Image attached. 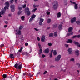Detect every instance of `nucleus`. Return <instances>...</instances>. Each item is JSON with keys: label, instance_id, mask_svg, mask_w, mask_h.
Listing matches in <instances>:
<instances>
[{"label": "nucleus", "instance_id": "864d4df0", "mask_svg": "<svg viewBox=\"0 0 80 80\" xmlns=\"http://www.w3.org/2000/svg\"><path fill=\"white\" fill-rule=\"evenodd\" d=\"M50 12L48 11L47 12V15H50Z\"/></svg>", "mask_w": 80, "mask_h": 80}, {"label": "nucleus", "instance_id": "20e7f679", "mask_svg": "<svg viewBox=\"0 0 80 80\" xmlns=\"http://www.w3.org/2000/svg\"><path fill=\"white\" fill-rule=\"evenodd\" d=\"M62 57V56L60 55H58L57 57L55 58V62H59Z\"/></svg>", "mask_w": 80, "mask_h": 80}, {"label": "nucleus", "instance_id": "58836bf2", "mask_svg": "<svg viewBox=\"0 0 80 80\" xmlns=\"http://www.w3.org/2000/svg\"><path fill=\"white\" fill-rule=\"evenodd\" d=\"M18 9L19 11H21L22 10V7H18Z\"/></svg>", "mask_w": 80, "mask_h": 80}, {"label": "nucleus", "instance_id": "4c0bfd02", "mask_svg": "<svg viewBox=\"0 0 80 80\" xmlns=\"http://www.w3.org/2000/svg\"><path fill=\"white\" fill-rule=\"evenodd\" d=\"M73 34V33H68L67 34L68 36H70V35H72Z\"/></svg>", "mask_w": 80, "mask_h": 80}, {"label": "nucleus", "instance_id": "ea45409f", "mask_svg": "<svg viewBox=\"0 0 80 80\" xmlns=\"http://www.w3.org/2000/svg\"><path fill=\"white\" fill-rule=\"evenodd\" d=\"M64 3L65 5H67V0H64Z\"/></svg>", "mask_w": 80, "mask_h": 80}, {"label": "nucleus", "instance_id": "f257e3e1", "mask_svg": "<svg viewBox=\"0 0 80 80\" xmlns=\"http://www.w3.org/2000/svg\"><path fill=\"white\" fill-rule=\"evenodd\" d=\"M53 8L54 10H57L58 8V4L57 2L55 1L53 2Z\"/></svg>", "mask_w": 80, "mask_h": 80}, {"label": "nucleus", "instance_id": "603ef678", "mask_svg": "<svg viewBox=\"0 0 80 80\" xmlns=\"http://www.w3.org/2000/svg\"><path fill=\"white\" fill-rule=\"evenodd\" d=\"M46 57V56L45 55H44V54H42V57L43 58H44V57Z\"/></svg>", "mask_w": 80, "mask_h": 80}, {"label": "nucleus", "instance_id": "f8f14e48", "mask_svg": "<svg viewBox=\"0 0 80 80\" xmlns=\"http://www.w3.org/2000/svg\"><path fill=\"white\" fill-rule=\"evenodd\" d=\"M61 24H60L58 26V29L59 30H62V25H63V22L61 23Z\"/></svg>", "mask_w": 80, "mask_h": 80}, {"label": "nucleus", "instance_id": "9b49d317", "mask_svg": "<svg viewBox=\"0 0 80 80\" xmlns=\"http://www.w3.org/2000/svg\"><path fill=\"white\" fill-rule=\"evenodd\" d=\"M73 43L75 45H77L78 47H80V44H79V43L78 42H77L76 41H74Z\"/></svg>", "mask_w": 80, "mask_h": 80}, {"label": "nucleus", "instance_id": "473e14b6", "mask_svg": "<svg viewBox=\"0 0 80 80\" xmlns=\"http://www.w3.org/2000/svg\"><path fill=\"white\" fill-rule=\"evenodd\" d=\"M75 9H77L78 8V4H75L74 6Z\"/></svg>", "mask_w": 80, "mask_h": 80}, {"label": "nucleus", "instance_id": "7ed1b4c3", "mask_svg": "<svg viewBox=\"0 0 80 80\" xmlns=\"http://www.w3.org/2000/svg\"><path fill=\"white\" fill-rule=\"evenodd\" d=\"M5 6L3 8V9H8L9 7H10V2L8 1L5 3Z\"/></svg>", "mask_w": 80, "mask_h": 80}, {"label": "nucleus", "instance_id": "6ab92c4d", "mask_svg": "<svg viewBox=\"0 0 80 80\" xmlns=\"http://www.w3.org/2000/svg\"><path fill=\"white\" fill-rule=\"evenodd\" d=\"M58 18H60L61 16V13H60V12H59L57 14V15Z\"/></svg>", "mask_w": 80, "mask_h": 80}, {"label": "nucleus", "instance_id": "bf43d9fd", "mask_svg": "<svg viewBox=\"0 0 80 80\" xmlns=\"http://www.w3.org/2000/svg\"><path fill=\"white\" fill-rule=\"evenodd\" d=\"M77 37H78V38H80V34H78V36H77Z\"/></svg>", "mask_w": 80, "mask_h": 80}, {"label": "nucleus", "instance_id": "3c124183", "mask_svg": "<svg viewBox=\"0 0 80 80\" xmlns=\"http://www.w3.org/2000/svg\"><path fill=\"white\" fill-rule=\"evenodd\" d=\"M37 38L38 41H40V38H39V37H37Z\"/></svg>", "mask_w": 80, "mask_h": 80}, {"label": "nucleus", "instance_id": "0eeeda50", "mask_svg": "<svg viewBox=\"0 0 80 80\" xmlns=\"http://www.w3.org/2000/svg\"><path fill=\"white\" fill-rule=\"evenodd\" d=\"M11 8L12 12H15V6L13 5H11Z\"/></svg>", "mask_w": 80, "mask_h": 80}, {"label": "nucleus", "instance_id": "aec40b11", "mask_svg": "<svg viewBox=\"0 0 80 80\" xmlns=\"http://www.w3.org/2000/svg\"><path fill=\"white\" fill-rule=\"evenodd\" d=\"M75 52L76 53V55H77V56L78 57V56L79 55V51H76Z\"/></svg>", "mask_w": 80, "mask_h": 80}, {"label": "nucleus", "instance_id": "1a4fd4ad", "mask_svg": "<svg viewBox=\"0 0 80 80\" xmlns=\"http://www.w3.org/2000/svg\"><path fill=\"white\" fill-rule=\"evenodd\" d=\"M76 20H77V18L75 17L72 18L71 20V23H74V22H76Z\"/></svg>", "mask_w": 80, "mask_h": 80}, {"label": "nucleus", "instance_id": "f03ea898", "mask_svg": "<svg viewBox=\"0 0 80 80\" xmlns=\"http://www.w3.org/2000/svg\"><path fill=\"white\" fill-rule=\"evenodd\" d=\"M25 13H27V15L28 16H30V14H31V13L30 12V11L29 10V8H28V7H26L25 8Z\"/></svg>", "mask_w": 80, "mask_h": 80}, {"label": "nucleus", "instance_id": "f3484780", "mask_svg": "<svg viewBox=\"0 0 80 80\" xmlns=\"http://www.w3.org/2000/svg\"><path fill=\"white\" fill-rule=\"evenodd\" d=\"M9 57L10 58L12 59V58H14V56H13V54H11L9 55Z\"/></svg>", "mask_w": 80, "mask_h": 80}, {"label": "nucleus", "instance_id": "09e8293b", "mask_svg": "<svg viewBox=\"0 0 80 80\" xmlns=\"http://www.w3.org/2000/svg\"><path fill=\"white\" fill-rule=\"evenodd\" d=\"M50 56L51 58L53 57V56L52 55V53H50Z\"/></svg>", "mask_w": 80, "mask_h": 80}, {"label": "nucleus", "instance_id": "8fccbe9b", "mask_svg": "<svg viewBox=\"0 0 80 80\" xmlns=\"http://www.w3.org/2000/svg\"><path fill=\"white\" fill-rule=\"evenodd\" d=\"M34 30H36V31H37V32H38V30H39V29H37L35 28H34Z\"/></svg>", "mask_w": 80, "mask_h": 80}, {"label": "nucleus", "instance_id": "de8ad7c7", "mask_svg": "<svg viewBox=\"0 0 80 80\" xmlns=\"http://www.w3.org/2000/svg\"><path fill=\"white\" fill-rule=\"evenodd\" d=\"M48 72H47V71H45L43 73V74L44 75H45V74H46V73H47Z\"/></svg>", "mask_w": 80, "mask_h": 80}, {"label": "nucleus", "instance_id": "2f4dec72", "mask_svg": "<svg viewBox=\"0 0 80 80\" xmlns=\"http://www.w3.org/2000/svg\"><path fill=\"white\" fill-rule=\"evenodd\" d=\"M54 36L55 37H57V33L56 32H55L54 33Z\"/></svg>", "mask_w": 80, "mask_h": 80}, {"label": "nucleus", "instance_id": "c9c22d12", "mask_svg": "<svg viewBox=\"0 0 80 80\" xmlns=\"http://www.w3.org/2000/svg\"><path fill=\"white\" fill-rule=\"evenodd\" d=\"M76 23L78 25H80V21H76Z\"/></svg>", "mask_w": 80, "mask_h": 80}, {"label": "nucleus", "instance_id": "dca6fc26", "mask_svg": "<svg viewBox=\"0 0 80 80\" xmlns=\"http://www.w3.org/2000/svg\"><path fill=\"white\" fill-rule=\"evenodd\" d=\"M49 52H50V50H49V49L48 48L45 50V51H44V52H45V53H49Z\"/></svg>", "mask_w": 80, "mask_h": 80}, {"label": "nucleus", "instance_id": "6e6d98bb", "mask_svg": "<svg viewBox=\"0 0 80 80\" xmlns=\"http://www.w3.org/2000/svg\"><path fill=\"white\" fill-rule=\"evenodd\" d=\"M25 46H28V44L27 43H26L25 44Z\"/></svg>", "mask_w": 80, "mask_h": 80}, {"label": "nucleus", "instance_id": "5fc2aeb1", "mask_svg": "<svg viewBox=\"0 0 80 80\" xmlns=\"http://www.w3.org/2000/svg\"><path fill=\"white\" fill-rule=\"evenodd\" d=\"M65 46L66 48H68V44H65Z\"/></svg>", "mask_w": 80, "mask_h": 80}, {"label": "nucleus", "instance_id": "cd10ccee", "mask_svg": "<svg viewBox=\"0 0 80 80\" xmlns=\"http://www.w3.org/2000/svg\"><path fill=\"white\" fill-rule=\"evenodd\" d=\"M18 35H21V31L20 30H18Z\"/></svg>", "mask_w": 80, "mask_h": 80}, {"label": "nucleus", "instance_id": "79ce46f5", "mask_svg": "<svg viewBox=\"0 0 80 80\" xmlns=\"http://www.w3.org/2000/svg\"><path fill=\"white\" fill-rule=\"evenodd\" d=\"M48 46H49V47H50V46H52V44L51 43H48Z\"/></svg>", "mask_w": 80, "mask_h": 80}, {"label": "nucleus", "instance_id": "a19ab883", "mask_svg": "<svg viewBox=\"0 0 80 80\" xmlns=\"http://www.w3.org/2000/svg\"><path fill=\"white\" fill-rule=\"evenodd\" d=\"M38 45L39 46V48L41 49L42 48V46L40 45V43H39L38 44Z\"/></svg>", "mask_w": 80, "mask_h": 80}, {"label": "nucleus", "instance_id": "b1692460", "mask_svg": "<svg viewBox=\"0 0 80 80\" xmlns=\"http://www.w3.org/2000/svg\"><path fill=\"white\" fill-rule=\"evenodd\" d=\"M18 65H19L18 64L16 63L14 65L15 68H17V67H18Z\"/></svg>", "mask_w": 80, "mask_h": 80}, {"label": "nucleus", "instance_id": "4be33fe9", "mask_svg": "<svg viewBox=\"0 0 80 80\" xmlns=\"http://www.w3.org/2000/svg\"><path fill=\"white\" fill-rule=\"evenodd\" d=\"M28 75L30 77H33V75L31 74L30 73H28Z\"/></svg>", "mask_w": 80, "mask_h": 80}, {"label": "nucleus", "instance_id": "0e129e2a", "mask_svg": "<svg viewBox=\"0 0 80 80\" xmlns=\"http://www.w3.org/2000/svg\"><path fill=\"white\" fill-rule=\"evenodd\" d=\"M5 23H6V24H7V25L8 24V22L7 21H5Z\"/></svg>", "mask_w": 80, "mask_h": 80}, {"label": "nucleus", "instance_id": "ddd939ff", "mask_svg": "<svg viewBox=\"0 0 80 80\" xmlns=\"http://www.w3.org/2000/svg\"><path fill=\"white\" fill-rule=\"evenodd\" d=\"M19 63L20 64L18 66V68L19 70H21V69H22V65L21 62H19Z\"/></svg>", "mask_w": 80, "mask_h": 80}, {"label": "nucleus", "instance_id": "39448f33", "mask_svg": "<svg viewBox=\"0 0 80 80\" xmlns=\"http://www.w3.org/2000/svg\"><path fill=\"white\" fill-rule=\"evenodd\" d=\"M6 9H3V8L2 10V11L0 12V14L1 15H4L5 14V12L6 11Z\"/></svg>", "mask_w": 80, "mask_h": 80}, {"label": "nucleus", "instance_id": "c756f323", "mask_svg": "<svg viewBox=\"0 0 80 80\" xmlns=\"http://www.w3.org/2000/svg\"><path fill=\"white\" fill-rule=\"evenodd\" d=\"M42 49H40L39 50V53H38L39 55H40V54H41L42 53Z\"/></svg>", "mask_w": 80, "mask_h": 80}, {"label": "nucleus", "instance_id": "774afa93", "mask_svg": "<svg viewBox=\"0 0 80 80\" xmlns=\"http://www.w3.org/2000/svg\"><path fill=\"white\" fill-rule=\"evenodd\" d=\"M33 7L34 8H35V7H36V6L35 5H33Z\"/></svg>", "mask_w": 80, "mask_h": 80}, {"label": "nucleus", "instance_id": "2eb2a0df", "mask_svg": "<svg viewBox=\"0 0 80 80\" xmlns=\"http://www.w3.org/2000/svg\"><path fill=\"white\" fill-rule=\"evenodd\" d=\"M73 31V28L72 27H70L68 30V32H72Z\"/></svg>", "mask_w": 80, "mask_h": 80}, {"label": "nucleus", "instance_id": "4d7b16f0", "mask_svg": "<svg viewBox=\"0 0 80 80\" xmlns=\"http://www.w3.org/2000/svg\"><path fill=\"white\" fill-rule=\"evenodd\" d=\"M23 8H25L26 7V4L23 5L22 6Z\"/></svg>", "mask_w": 80, "mask_h": 80}, {"label": "nucleus", "instance_id": "5701e85b", "mask_svg": "<svg viewBox=\"0 0 80 80\" xmlns=\"http://www.w3.org/2000/svg\"><path fill=\"white\" fill-rule=\"evenodd\" d=\"M58 24H54L53 25V28H57V27Z\"/></svg>", "mask_w": 80, "mask_h": 80}, {"label": "nucleus", "instance_id": "c03bdc74", "mask_svg": "<svg viewBox=\"0 0 80 80\" xmlns=\"http://www.w3.org/2000/svg\"><path fill=\"white\" fill-rule=\"evenodd\" d=\"M74 60H75V59L74 58H72L70 60V61H71L72 62H73Z\"/></svg>", "mask_w": 80, "mask_h": 80}, {"label": "nucleus", "instance_id": "4468645a", "mask_svg": "<svg viewBox=\"0 0 80 80\" xmlns=\"http://www.w3.org/2000/svg\"><path fill=\"white\" fill-rule=\"evenodd\" d=\"M66 42L69 43H72L73 42V41L72 39H68V41H66Z\"/></svg>", "mask_w": 80, "mask_h": 80}, {"label": "nucleus", "instance_id": "49530a36", "mask_svg": "<svg viewBox=\"0 0 80 80\" xmlns=\"http://www.w3.org/2000/svg\"><path fill=\"white\" fill-rule=\"evenodd\" d=\"M4 47V44H2L0 46L1 48H3Z\"/></svg>", "mask_w": 80, "mask_h": 80}, {"label": "nucleus", "instance_id": "6e6552de", "mask_svg": "<svg viewBox=\"0 0 80 80\" xmlns=\"http://www.w3.org/2000/svg\"><path fill=\"white\" fill-rule=\"evenodd\" d=\"M41 40L42 42H45V36H42L41 38Z\"/></svg>", "mask_w": 80, "mask_h": 80}, {"label": "nucleus", "instance_id": "338daca9", "mask_svg": "<svg viewBox=\"0 0 80 80\" xmlns=\"http://www.w3.org/2000/svg\"><path fill=\"white\" fill-rule=\"evenodd\" d=\"M20 50H21L22 51V50H23V47H21L20 48Z\"/></svg>", "mask_w": 80, "mask_h": 80}, {"label": "nucleus", "instance_id": "a878e982", "mask_svg": "<svg viewBox=\"0 0 80 80\" xmlns=\"http://www.w3.org/2000/svg\"><path fill=\"white\" fill-rule=\"evenodd\" d=\"M47 21L48 22V23H50L51 22V19H48Z\"/></svg>", "mask_w": 80, "mask_h": 80}, {"label": "nucleus", "instance_id": "7c9ffc66", "mask_svg": "<svg viewBox=\"0 0 80 80\" xmlns=\"http://www.w3.org/2000/svg\"><path fill=\"white\" fill-rule=\"evenodd\" d=\"M22 29H23V27L22 26H20L19 27V30H22Z\"/></svg>", "mask_w": 80, "mask_h": 80}, {"label": "nucleus", "instance_id": "f704fd0d", "mask_svg": "<svg viewBox=\"0 0 80 80\" xmlns=\"http://www.w3.org/2000/svg\"><path fill=\"white\" fill-rule=\"evenodd\" d=\"M70 3H72V4H74V5H77V4H76V3L75 2H73L72 1H70Z\"/></svg>", "mask_w": 80, "mask_h": 80}, {"label": "nucleus", "instance_id": "e2e57ef3", "mask_svg": "<svg viewBox=\"0 0 80 80\" xmlns=\"http://www.w3.org/2000/svg\"><path fill=\"white\" fill-rule=\"evenodd\" d=\"M9 17H11L12 16V14H8Z\"/></svg>", "mask_w": 80, "mask_h": 80}, {"label": "nucleus", "instance_id": "c85d7f7f", "mask_svg": "<svg viewBox=\"0 0 80 80\" xmlns=\"http://www.w3.org/2000/svg\"><path fill=\"white\" fill-rule=\"evenodd\" d=\"M37 10V8H35L32 11V13H34Z\"/></svg>", "mask_w": 80, "mask_h": 80}, {"label": "nucleus", "instance_id": "680f3d73", "mask_svg": "<svg viewBox=\"0 0 80 80\" xmlns=\"http://www.w3.org/2000/svg\"><path fill=\"white\" fill-rule=\"evenodd\" d=\"M11 3L13 2V1H14V0H11Z\"/></svg>", "mask_w": 80, "mask_h": 80}, {"label": "nucleus", "instance_id": "412c9836", "mask_svg": "<svg viewBox=\"0 0 80 80\" xmlns=\"http://www.w3.org/2000/svg\"><path fill=\"white\" fill-rule=\"evenodd\" d=\"M54 55H56L57 53V51L56 50H54L53 52Z\"/></svg>", "mask_w": 80, "mask_h": 80}, {"label": "nucleus", "instance_id": "052dcab7", "mask_svg": "<svg viewBox=\"0 0 80 80\" xmlns=\"http://www.w3.org/2000/svg\"><path fill=\"white\" fill-rule=\"evenodd\" d=\"M25 55L26 56H28V53H27V52H26Z\"/></svg>", "mask_w": 80, "mask_h": 80}, {"label": "nucleus", "instance_id": "a211bd4d", "mask_svg": "<svg viewBox=\"0 0 80 80\" xmlns=\"http://www.w3.org/2000/svg\"><path fill=\"white\" fill-rule=\"evenodd\" d=\"M49 37H53V33H50L49 34Z\"/></svg>", "mask_w": 80, "mask_h": 80}, {"label": "nucleus", "instance_id": "a18cd8bd", "mask_svg": "<svg viewBox=\"0 0 80 80\" xmlns=\"http://www.w3.org/2000/svg\"><path fill=\"white\" fill-rule=\"evenodd\" d=\"M39 25L40 26H42L43 25V23L41 22H39Z\"/></svg>", "mask_w": 80, "mask_h": 80}, {"label": "nucleus", "instance_id": "bb28decb", "mask_svg": "<svg viewBox=\"0 0 80 80\" xmlns=\"http://www.w3.org/2000/svg\"><path fill=\"white\" fill-rule=\"evenodd\" d=\"M7 77V74H4L2 75V77L3 78H5Z\"/></svg>", "mask_w": 80, "mask_h": 80}, {"label": "nucleus", "instance_id": "69168bd1", "mask_svg": "<svg viewBox=\"0 0 80 80\" xmlns=\"http://www.w3.org/2000/svg\"><path fill=\"white\" fill-rule=\"evenodd\" d=\"M50 68H53V67H55V66H51L50 67Z\"/></svg>", "mask_w": 80, "mask_h": 80}, {"label": "nucleus", "instance_id": "423d86ee", "mask_svg": "<svg viewBox=\"0 0 80 80\" xmlns=\"http://www.w3.org/2000/svg\"><path fill=\"white\" fill-rule=\"evenodd\" d=\"M36 17V15L35 14H33L31 18H30L29 20V22H30L33 19V18H35Z\"/></svg>", "mask_w": 80, "mask_h": 80}, {"label": "nucleus", "instance_id": "393cba45", "mask_svg": "<svg viewBox=\"0 0 80 80\" xmlns=\"http://www.w3.org/2000/svg\"><path fill=\"white\" fill-rule=\"evenodd\" d=\"M25 17L24 16H22L21 17V20H22V21H24V20H25Z\"/></svg>", "mask_w": 80, "mask_h": 80}, {"label": "nucleus", "instance_id": "9d476101", "mask_svg": "<svg viewBox=\"0 0 80 80\" xmlns=\"http://www.w3.org/2000/svg\"><path fill=\"white\" fill-rule=\"evenodd\" d=\"M68 52H69V54H72V48H69L68 50Z\"/></svg>", "mask_w": 80, "mask_h": 80}, {"label": "nucleus", "instance_id": "13d9d810", "mask_svg": "<svg viewBox=\"0 0 80 80\" xmlns=\"http://www.w3.org/2000/svg\"><path fill=\"white\" fill-rule=\"evenodd\" d=\"M4 28H7V24L4 25Z\"/></svg>", "mask_w": 80, "mask_h": 80}, {"label": "nucleus", "instance_id": "72a5a7b5", "mask_svg": "<svg viewBox=\"0 0 80 80\" xmlns=\"http://www.w3.org/2000/svg\"><path fill=\"white\" fill-rule=\"evenodd\" d=\"M44 21V19L43 18H41L39 22H43Z\"/></svg>", "mask_w": 80, "mask_h": 80}, {"label": "nucleus", "instance_id": "37998d69", "mask_svg": "<svg viewBox=\"0 0 80 80\" xmlns=\"http://www.w3.org/2000/svg\"><path fill=\"white\" fill-rule=\"evenodd\" d=\"M76 37H77V35H75L73 36H72V38H76Z\"/></svg>", "mask_w": 80, "mask_h": 80}, {"label": "nucleus", "instance_id": "e433bc0d", "mask_svg": "<svg viewBox=\"0 0 80 80\" xmlns=\"http://www.w3.org/2000/svg\"><path fill=\"white\" fill-rule=\"evenodd\" d=\"M21 13H22V11H19L18 12V15H20Z\"/></svg>", "mask_w": 80, "mask_h": 80}]
</instances>
